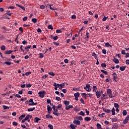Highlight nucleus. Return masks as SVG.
Listing matches in <instances>:
<instances>
[{"label": "nucleus", "instance_id": "nucleus-1", "mask_svg": "<svg viewBox=\"0 0 129 129\" xmlns=\"http://www.w3.org/2000/svg\"><path fill=\"white\" fill-rule=\"evenodd\" d=\"M84 89H85L86 91H88V92H90V91H91V89L90 88V85H89V84H87L86 87H84Z\"/></svg>", "mask_w": 129, "mask_h": 129}, {"label": "nucleus", "instance_id": "nucleus-2", "mask_svg": "<svg viewBox=\"0 0 129 129\" xmlns=\"http://www.w3.org/2000/svg\"><path fill=\"white\" fill-rule=\"evenodd\" d=\"M107 92L108 94L109 97H110V98H112L113 96H112V91H111V90L110 89H108L107 90Z\"/></svg>", "mask_w": 129, "mask_h": 129}, {"label": "nucleus", "instance_id": "nucleus-3", "mask_svg": "<svg viewBox=\"0 0 129 129\" xmlns=\"http://www.w3.org/2000/svg\"><path fill=\"white\" fill-rule=\"evenodd\" d=\"M38 94L39 95L40 97L44 98V97H45V91L39 92Z\"/></svg>", "mask_w": 129, "mask_h": 129}, {"label": "nucleus", "instance_id": "nucleus-4", "mask_svg": "<svg viewBox=\"0 0 129 129\" xmlns=\"http://www.w3.org/2000/svg\"><path fill=\"white\" fill-rule=\"evenodd\" d=\"M29 105L30 106H33V105H37V103H34V100L33 99H30L29 100Z\"/></svg>", "mask_w": 129, "mask_h": 129}, {"label": "nucleus", "instance_id": "nucleus-5", "mask_svg": "<svg viewBox=\"0 0 129 129\" xmlns=\"http://www.w3.org/2000/svg\"><path fill=\"white\" fill-rule=\"evenodd\" d=\"M101 94H102V91H97L96 93V95L97 98H99V97H100Z\"/></svg>", "mask_w": 129, "mask_h": 129}, {"label": "nucleus", "instance_id": "nucleus-6", "mask_svg": "<svg viewBox=\"0 0 129 129\" xmlns=\"http://www.w3.org/2000/svg\"><path fill=\"white\" fill-rule=\"evenodd\" d=\"M54 112H53V114H54V115H56V116H59V115H60V113H57L58 112V109H54L53 110Z\"/></svg>", "mask_w": 129, "mask_h": 129}, {"label": "nucleus", "instance_id": "nucleus-7", "mask_svg": "<svg viewBox=\"0 0 129 129\" xmlns=\"http://www.w3.org/2000/svg\"><path fill=\"white\" fill-rule=\"evenodd\" d=\"M128 120H129V115L125 117V119L123 121V123L124 124L127 123V122H128Z\"/></svg>", "mask_w": 129, "mask_h": 129}, {"label": "nucleus", "instance_id": "nucleus-8", "mask_svg": "<svg viewBox=\"0 0 129 129\" xmlns=\"http://www.w3.org/2000/svg\"><path fill=\"white\" fill-rule=\"evenodd\" d=\"M73 123L76 124L77 125H80V123H81V122H80V120H75L73 121Z\"/></svg>", "mask_w": 129, "mask_h": 129}, {"label": "nucleus", "instance_id": "nucleus-9", "mask_svg": "<svg viewBox=\"0 0 129 129\" xmlns=\"http://www.w3.org/2000/svg\"><path fill=\"white\" fill-rule=\"evenodd\" d=\"M106 98H107V95H106L105 94H102V96L101 97V99L102 100L106 99Z\"/></svg>", "mask_w": 129, "mask_h": 129}, {"label": "nucleus", "instance_id": "nucleus-10", "mask_svg": "<svg viewBox=\"0 0 129 129\" xmlns=\"http://www.w3.org/2000/svg\"><path fill=\"white\" fill-rule=\"evenodd\" d=\"M63 103L64 104V105L66 107V106H68V105H69V104H70V102L69 101L64 100L63 101Z\"/></svg>", "mask_w": 129, "mask_h": 129}, {"label": "nucleus", "instance_id": "nucleus-11", "mask_svg": "<svg viewBox=\"0 0 129 129\" xmlns=\"http://www.w3.org/2000/svg\"><path fill=\"white\" fill-rule=\"evenodd\" d=\"M70 108H73V106L72 105H70L69 106H66V110H69Z\"/></svg>", "mask_w": 129, "mask_h": 129}, {"label": "nucleus", "instance_id": "nucleus-12", "mask_svg": "<svg viewBox=\"0 0 129 129\" xmlns=\"http://www.w3.org/2000/svg\"><path fill=\"white\" fill-rule=\"evenodd\" d=\"M76 119H79V120H83V118L81 116H78L76 117Z\"/></svg>", "mask_w": 129, "mask_h": 129}, {"label": "nucleus", "instance_id": "nucleus-13", "mask_svg": "<svg viewBox=\"0 0 129 129\" xmlns=\"http://www.w3.org/2000/svg\"><path fill=\"white\" fill-rule=\"evenodd\" d=\"M113 62H114L115 64H118V63H119V60H118V59L114 58L113 59Z\"/></svg>", "mask_w": 129, "mask_h": 129}, {"label": "nucleus", "instance_id": "nucleus-14", "mask_svg": "<svg viewBox=\"0 0 129 129\" xmlns=\"http://www.w3.org/2000/svg\"><path fill=\"white\" fill-rule=\"evenodd\" d=\"M16 6H18L19 7V8H20L21 9L23 10V11H25V10H26V8H25V7L24 6H22L19 4H17Z\"/></svg>", "mask_w": 129, "mask_h": 129}, {"label": "nucleus", "instance_id": "nucleus-15", "mask_svg": "<svg viewBox=\"0 0 129 129\" xmlns=\"http://www.w3.org/2000/svg\"><path fill=\"white\" fill-rule=\"evenodd\" d=\"M70 126L72 129H76V128L77 127V125H75L74 124H71Z\"/></svg>", "mask_w": 129, "mask_h": 129}, {"label": "nucleus", "instance_id": "nucleus-16", "mask_svg": "<svg viewBox=\"0 0 129 129\" xmlns=\"http://www.w3.org/2000/svg\"><path fill=\"white\" fill-rule=\"evenodd\" d=\"M111 112H112V115H115V109H114V108H112L111 110Z\"/></svg>", "mask_w": 129, "mask_h": 129}, {"label": "nucleus", "instance_id": "nucleus-17", "mask_svg": "<svg viewBox=\"0 0 129 129\" xmlns=\"http://www.w3.org/2000/svg\"><path fill=\"white\" fill-rule=\"evenodd\" d=\"M103 110L105 112H106L107 113H109L111 111L110 109H103Z\"/></svg>", "mask_w": 129, "mask_h": 129}, {"label": "nucleus", "instance_id": "nucleus-18", "mask_svg": "<svg viewBox=\"0 0 129 129\" xmlns=\"http://www.w3.org/2000/svg\"><path fill=\"white\" fill-rule=\"evenodd\" d=\"M78 114L79 115H82V116H84V115H85V113H84L82 111H81V112L78 113Z\"/></svg>", "mask_w": 129, "mask_h": 129}, {"label": "nucleus", "instance_id": "nucleus-19", "mask_svg": "<svg viewBox=\"0 0 129 129\" xmlns=\"http://www.w3.org/2000/svg\"><path fill=\"white\" fill-rule=\"evenodd\" d=\"M64 85H65L64 83L59 84V89H61L62 88H63L64 87Z\"/></svg>", "mask_w": 129, "mask_h": 129}, {"label": "nucleus", "instance_id": "nucleus-20", "mask_svg": "<svg viewBox=\"0 0 129 129\" xmlns=\"http://www.w3.org/2000/svg\"><path fill=\"white\" fill-rule=\"evenodd\" d=\"M118 128V125L117 124H114L112 125V129H117Z\"/></svg>", "mask_w": 129, "mask_h": 129}, {"label": "nucleus", "instance_id": "nucleus-21", "mask_svg": "<svg viewBox=\"0 0 129 129\" xmlns=\"http://www.w3.org/2000/svg\"><path fill=\"white\" fill-rule=\"evenodd\" d=\"M30 117V118H31L32 117V116H30V115H27L25 118H24V119L25 120H28L29 118Z\"/></svg>", "mask_w": 129, "mask_h": 129}, {"label": "nucleus", "instance_id": "nucleus-22", "mask_svg": "<svg viewBox=\"0 0 129 129\" xmlns=\"http://www.w3.org/2000/svg\"><path fill=\"white\" fill-rule=\"evenodd\" d=\"M13 51L12 50H7L5 51V54H8V55L10 54H12Z\"/></svg>", "mask_w": 129, "mask_h": 129}, {"label": "nucleus", "instance_id": "nucleus-23", "mask_svg": "<svg viewBox=\"0 0 129 129\" xmlns=\"http://www.w3.org/2000/svg\"><path fill=\"white\" fill-rule=\"evenodd\" d=\"M47 111H52V107H51V106H50L49 105H47Z\"/></svg>", "mask_w": 129, "mask_h": 129}, {"label": "nucleus", "instance_id": "nucleus-24", "mask_svg": "<svg viewBox=\"0 0 129 129\" xmlns=\"http://www.w3.org/2000/svg\"><path fill=\"white\" fill-rule=\"evenodd\" d=\"M25 116H26V114H23V115H21L19 117V119L20 120H22V119H23L24 118V117H25Z\"/></svg>", "mask_w": 129, "mask_h": 129}, {"label": "nucleus", "instance_id": "nucleus-25", "mask_svg": "<svg viewBox=\"0 0 129 129\" xmlns=\"http://www.w3.org/2000/svg\"><path fill=\"white\" fill-rule=\"evenodd\" d=\"M85 120H86V121H89L90 120H91V118L90 117H86L85 118Z\"/></svg>", "mask_w": 129, "mask_h": 129}, {"label": "nucleus", "instance_id": "nucleus-26", "mask_svg": "<svg viewBox=\"0 0 129 129\" xmlns=\"http://www.w3.org/2000/svg\"><path fill=\"white\" fill-rule=\"evenodd\" d=\"M3 64H6V65H8L9 66H10L11 65L12 62L11 61H6L5 62L3 63Z\"/></svg>", "mask_w": 129, "mask_h": 129}, {"label": "nucleus", "instance_id": "nucleus-27", "mask_svg": "<svg viewBox=\"0 0 129 129\" xmlns=\"http://www.w3.org/2000/svg\"><path fill=\"white\" fill-rule=\"evenodd\" d=\"M79 95H80L79 92H77L74 94L75 97H79Z\"/></svg>", "mask_w": 129, "mask_h": 129}, {"label": "nucleus", "instance_id": "nucleus-28", "mask_svg": "<svg viewBox=\"0 0 129 129\" xmlns=\"http://www.w3.org/2000/svg\"><path fill=\"white\" fill-rule=\"evenodd\" d=\"M46 118H53V117L50 115V114H48L46 115Z\"/></svg>", "mask_w": 129, "mask_h": 129}, {"label": "nucleus", "instance_id": "nucleus-29", "mask_svg": "<svg viewBox=\"0 0 129 129\" xmlns=\"http://www.w3.org/2000/svg\"><path fill=\"white\" fill-rule=\"evenodd\" d=\"M34 120H35V122H39V120H41V119L36 117L35 118H34Z\"/></svg>", "mask_w": 129, "mask_h": 129}, {"label": "nucleus", "instance_id": "nucleus-30", "mask_svg": "<svg viewBox=\"0 0 129 129\" xmlns=\"http://www.w3.org/2000/svg\"><path fill=\"white\" fill-rule=\"evenodd\" d=\"M120 71H124L125 70V67H120Z\"/></svg>", "mask_w": 129, "mask_h": 129}, {"label": "nucleus", "instance_id": "nucleus-31", "mask_svg": "<svg viewBox=\"0 0 129 129\" xmlns=\"http://www.w3.org/2000/svg\"><path fill=\"white\" fill-rule=\"evenodd\" d=\"M48 29H50V30H54V28H53V26L51 25H49L48 26Z\"/></svg>", "mask_w": 129, "mask_h": 129}, {"label": "nucleus", "instance_id": "nucleus-32", "mask_svg": "<svg viewBox=\"0 0 129 129\" xmlns=\"http://www.w3.org/2000/svg\"><path fill=\"white\" fill-rule=\"evenodd\" d=\"M114 107H115L116 108H118V107H119V105H118L116 103H114Z\"/></svg>", "mask_w": 129, "mask_h": 129}, {"label": "nucleus", "instance_id": "nucleus-33", "mask_svg": "<svg viewBox=\"0 0 129 129\" xmlns=\"http://www.w3.org/2000/svg\"><path fill=\"white\" fill-rule=\"evenodd\" d=\"M1 49L2 51H5L6 50V46L5 45L2 46Z\"/></svg>", "mask_w": 129, "mask_h": 129}, {"label": "nucleus", "instance_id": "nucleus-34", "mask_svg": "<svg viewBox=\"0 0 129 129\" xmlns=\"http://www.w3.org/2000/svg\"><path fill=\"white\" fill-rule=\"evenodd\" d=\"M35 107H33L32 108H28V111L30 112V111H33V110H35Z\"/></svg>", "mask_w": 129, "mask_h": 129}, {"label": "nucleus", "instance_id": "nucleus-35", "mask_svg": "<svg viewBox=\"0 0 129 129\" xmlns=\"http://www.w3.org/2000/svg\"><path fill=\"white\" fill-rule=\"evenodd\" d=\"M122 114H123V115H126V114H127V112H126V110H123Z\"/></svg>", "mask_w": 129, "mask_h": 129}, {"label": "nucleus", "instance_id": "nucleus-36", "mask_svg": "<svg viewBox=\"0 0 129 129\" xmlns=\"http://www.w3.org/2000/svg\"><path fill=\"white\" fill-rule=\"evenodd\" d=\"M53 86H55V87L57 86V87H60V84H57L56 83H54Z\"/></svg>", "mask_w": 129, "mask_h": 129}, {"label": "nucleus", "instance_id": "nucleus-37", "mask_svg": "<svg viewBox=\"0 0 129 129\" xmlns=\"http://www.w3.org/2000/svg\"><path fill=\"white\" fill-rule=\"evenodd\" d=\"M97 127L98 129H100L101 128V125L99 123L97 124Z\"/></svg>", "mask_w": 129, "mask_h": 129}, {"label": "nucleus", "instance_id": "nucleus-38", "mask_svg": "<svg viewBox=\"0 0 129 129\" xmlns=\"http://www.w3.org/2000/svg\"><path fill=\"white\" fill-rule=\"evenodd\" d=\"M32 21L34 24H36L37 23V19L36 18L32 19Z\"/></svg>", "mask_w": 129, "mask_h": 129}, {"label": "nucleus", "instance_id": "nucleus-39", "mask_svg": "<svg viewBox=\"0 0 129 129\" xmlns=\"http://www.w3.org/2000/svg\"><path fill=\"white\" fill-rule=\"evenodd\" d=\"M48 74H49V75H51V76H55V74H54L53 72H50Z\"/></svg>", "mask_w": 129, "mask_h": 129}, {"label": "nucleus", "instance_id": "nucleus-40", "mask_svg": "<svg viewBox=\"0 0 129 129\" xmlns=\"http://www.w3.org/2000/svg\"><path fill=\"white\" fill-rule=\"evenodd\" d=\"M101 72H102L103 73H104L105 75H107V72L104 71V70H101Z\"/></svg>", "mask_w": 129, "mask_h": 129}, {"label": "nucleus", "instance_id": "nucleus-41", "mask_svg": "<svg viewBox=\"0 0 129 129\" xmlns=\"http://www.w3.org/2000/svg\"><path fill=\"white\" fill-rule=\"evenodd\" d=\"M6 16V19H8V20H10L11 19V16H9V15L7 14H5Z\"/></svg>", "mask_w": 129, "mask_h": 129}, {"label": "nucleus", "instance_id": "nucleus-42", "mask_svg": "<svg viewBox=\"0 0 129 129\" xmlns=\"http://www.w3.org/2000/svg\"><path fill=\"white\" fill-rule=\"evenodd\" d=\"M52 6L53 5H49V9H50V10H52L53 11H55V8H54V7H52Z\"/></svg>", "mask_w": 129, "mask_h": 129}, {"label": "nucleus", "instance_id": "nucleus-43", "mask_svg": "<svg viewBox=\"0 0 129 129\" xmlns=\"http://www.w3.org/2000/svg\"><path fill=\"white\" fill-rule=\"evenodd\" d=\"M28 49H31V45H28L25 47V50H28Z\"/></svg>", "mask_w": 129, "mask_h": 129}, {"label": "nucleus", "instance_id": "nucleus-44", "mask_svg": "<svg viewBox=\"0 0 129 129\" xmlns=\"http://www.w3.org/2000/svg\"><path fill=\"white\" fill-rule=\"evenodd\" d=\"M97 90V88L96 87V86H93V90L94 91H96Z\"/></svg>", "mask_w": 129, "mask_h": 129}, {"label": "nucleus", "instance_id": "nucleus-45", "mask_svg": "<svg viewBox=\"0 0 129 129\" xmlns=\"http://www.w3.org/2000/svg\"><path fill=\"white\" fill-rule=\"evenodd\" d=\"M73 89L74 91H78L80 89V88H73Z\"/></svg>", "mask_w": 129, "mask_h": 129}, {"label": "nucleus", "instance_id": "nucleus-46", "mask_svg": "<svg viewBox=\"0 0 129 129\" xmlns=\"http://www.w3.org/2000/svg\"><path fill=\"white\" fill-rule=\"evenodd\" d=\"M31 87H32V84H26V87H27V88H29Z\"/></svg>", "mask_w": 129, "mask_h": 129}, {"label": "nucleus", "instance_id": "nucleus-47", "mask_svg": "<svg viewBox=\"0 0 129 129\" xmlns=\"http://www.w3.org/2000/svg\"><path fill=\"white\" fill-rule=\"evenodd\" d=\"M115 121H117V118H112V122H115Z\"/></svg>", "mask_w": 129, "mask_h": 129}, {"label": "nucleus", "instance_id": "nucleus-48", "mask_svg": "<svg viewBox=\"0 0 129 129\" xmlns=\"http://www.w3.org/2000/svg\"><path fill=\"white\" fill-rule=\"evenodd\" d=\"M60 33H62V30L59 29L56 30V34H59Z\"/></svg>", "mask_w": 129, "mask_h": 129}, {"label": "nucleus", "instance_id": "nucleus-49", "mask_svg": "<svg viewBox=\"0 0 129 129\" xmlns=\"http://www.w3.org/2000/svg\"><path fill=\"white\" fill-rule=\"evenodd\" d=\"M31 72H27L25 73V75L26 76H29V75H30V74H31Z\"/></svg>", "mask_w": 129, "mask_h": 129}, {"label": "nucleus", "instance_id": "nucleus-50", "mask_svg": "<svg viewBox=\"0 0 129 129\" xmlns=\"http://www.w3.org/2000/svg\"><path fill=\"white\" fill-rule=\"evenodd\" d=\"M86 36L87 37V38L89 39V32H87L86 34Z\"/></svg>", "mask_w": 129, "mask_h": 129}, {"label": "nucleus", "instance_id": "nucleus-51", "mask_svg": "<svg viewBox=\"0 0 129 129\" xmlns=\"http://www.w3.org/2000/svg\"><path fill=\"white\" fill-rule=\"evenodd\" d=\"M82 97H85V98H86V93H83L82 94Z\"/></svg>", "mask_w": 129, "mask_h": 129}, {"label": "nucleus", "instance_id": "nucleus-52", "mask_svg": "<svg viewBox=\"0 0 129 129\" xmlns=\"http://www.w3.org/2000/svg\"><path fill=\"white\" fill-rule=\"evenodd\" d=\"M23 45H26V44H28V42L26 40H24L22 41Z\"/></svg>", "mask_w": 129, "mask_h": 129}, {"label": "nucleus", "instance_id": "nucleus-53", "mask_svg": "<svg viewBox=\"0 0 129 129\" xmlns=\"http://www.w3.org/2000/svg\"><path fill=\"white\" fill-rule=\"evenodd\" d=\"M3 107L4 109H5V110L7 109V108H8V109H9V107H8L6 105H3Z\"/></svg>", "mask_w": 129, "mask_h": 129}, {"label": "nucleus", "instance_id": "nucleus-54", "mask_svg": "<svg viewBox=\"0 0 129 129\" xmlns=\"http://www.w3.org/2000/svg\"><path fill=\"white\" fill-rule=\"evenodd\" d=\"M53 44H54V45H55V46H59V45H60V43H57L56 42H53Z\"/></svg>", "mask_w": 129, "mask_h": 129}, {"label": "nucleus", "instance_id": "nucleus-55", "mask_svg": "<svg viewBox=\"0 0 129 129\" xmlns=\"http://www.w3.org/2000/svg\"><path fill=\"white\" fill-rule=\"evenodd\" d=\"M56 108H62V105L61 104H59L57 105V106L56 107Z\"/></svg>", "mask_w": 129, "mask_h": 129}, {"label": "nucleus", "instance_id": "nucleus-56", "mask_svg": "<svg viewBox=\"0 0 129 129\" xmlns=\"http://www.w3.org/2000/svg\"><path fill=\"white\" fill-rule=\"evenodd\" d=\"M121 54H122V55H125V54H126V53H125V50H122V51H121Z\"/></svg>", "mask_w": 129, "mask_h": 129}, {"label": "nucleus", "instance_id": "nucleus-57", "mask_svg": "<svg viewBox=\"0 0 129 129\" xmlns=\"http://www.w3.org/2000/svg\"><path fill=\"white\" fill-rule=\"evenodd\" d=\"M48 127H49L50 129H53V125H52V124H49V125H48Z\"/></svg>", "mask_w": 129, "mask_h": 129}, {"label": "nucleus", "instance_id": "nucleus-58", "mask_svg": "<svg viewBox=\"0 0 129 129\" xmlns=\"http://www.w3.org/2000/svg\"><path fill=\"white\" fill-rule=\"evenodd\" d=\"M101 67H106V63H103L101 64Z\"/></svg>", "mask_w": 129, "mask_h": 129}, {"label": "nucleus", "instance_id": "nucleus-59", "mask_svg": "<svg viewBox=\"0 0 129 129\" xmlns=\"http://www.w3.org/2000/svg\"><path fill=\"white\" fill-rule=\"evenodd\" d=\"M102 53H103V54H104L105 55L106 54V50L105 49H103L102 50Z\"/></svg>", "mask_w": 129, "mask_h": 129}, {"label": "nucleus", "instance_id": "nucleus-60", "mask_svg": "<svg viewBox=\"0 0 129 129\" xmlns=\"http://www.w3.org/2000/svg\"><path fill=\"white\" fill-rule=\"evenodd\" d=\"M18 39H19V37H17L16 38H15V42H16L17 43V44H19V41H18Z\"/></svg>", "mask_w": 129, "mask_h": 129}, {"label": "nucleus", "instance_id": "nucleus-61", "mask_svg": "<svg viewBox=\"0 0 129 129\" xmlns=\"http://www.w3.org/2000/svg\"><path fill=\"white\" fill-rule=\"evenodd\" d=\"M105 46H106V47H109L110 46V44H109V43L108 42H106L105 43Z\"/></svg>", "mask_w": 129, "mask_h": 129}, {"label": "nucleus", "instance_id": "nucleus-62", "mask_svg": "<svg viewBox=\"0 0 129 129\" xmlns=\"http://www.w3.org/2000/svg\"><path fill=\"white\" fill-rule=\"evenodd\" d=\"M13 125L17 126V125H18V122H17L16 121H14V122H13Z\"/></svg>", "mask_w": 129, "mask_h": 129}, {"label": "nucleus", "instance_id": "nucleus-63", "mask_svg": "<svg viewBox=\"0 0 129 129\" xmlns=\"http://www.w3.org/2000/svg\"><path fill=\"white\" fill-rule=\"evenodd\" d=\"M40 9H41L42 10H44V9H45V6L44 5L40 6Z\"/></svg>", "mask_w": 129, "mask_h": 129}, {"label": "nucleus", "instance_id": "nucleus-64", "mask_svg": "<svg viewBox=\"0 0 129 129\" xmlns=\"http://www.w3.org/2000/svg\"><path fill=\"white\" fill-rule=\"evenodd\" d=\"M125 55V58L129 57V53H126Z\"/></svg>", "mask_w": 129, "mask_h": 129}]
</instances>
